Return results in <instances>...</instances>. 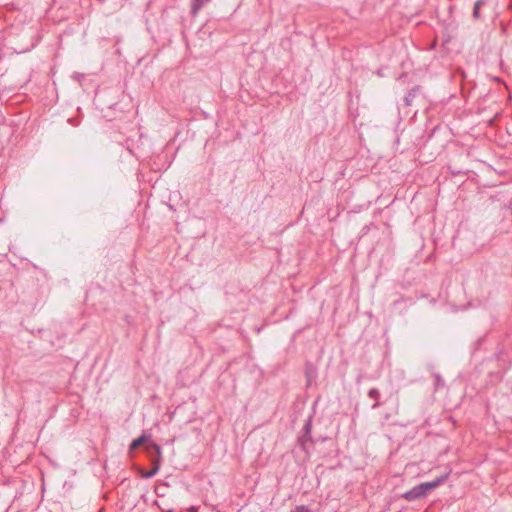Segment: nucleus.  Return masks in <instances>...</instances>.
<instances>
[{"mask_svg": "<svg viewBox=\"0 0 512 512\" xmlns=\"http://www.w3.org/2000/svg\"><path fill=\"white\" fill-rule=\"evenodd\" d=\"M150 448L153 449L158 456L161 455V447L158 444L152 443L151 445L147 446L148 450H150ZM152 462H153V467L150 468V470L147 472H142L141 473L142 478L149 479V478L154 477L158 473L160 466H161L160 457L153 459Z\"/></svg>", "mask_w": 512, "mask_h": 512, "instance_id": "obj_1", "label": "nucleus"}, {"mask_svg": "<svg viewBox=\"0 0 512 512\" xmlns=\"http://www.w3.org/2000/svg\"><path fill=\"white\" fill-rule=\"evenodd\" d=\"M428 494L426 493L422 483L414 486L409 491H406L402 497L407 501H415L421 498L426 497Z\"/></svg>", "mask_w": 512, "mask_h": 512, "instance_id": "obj_2", "label": "nucleus"}, {"mask_svg": "<svg viewBox=\"0 0 512 512\" xmlns=\"http://www.w3.org/2000/svg\"><path fill=\"white\" fill-rule=\"evenodd\" d=\"M449 477V473L442 474L433 481L422 483L426 493L428 494L431 490L443 484Z\"/></svg>", "mask_w": 512, "mask_h": 512, "instance_id": "obj_3", "label": "nucleus"}, {"mask_svg": "<svg viewBox=\"0 0 512 512\" xmlns=\"http://www.w3.org/2000/svg\"><path fill=\"white\" fill-rule=\"evenodd\" d=\"M368 396H369V398L375 400V402L372 405V409H377L380 406V402H379L380 391L377 388H371L368 391Z\"/></svg>", "mask_w": 512, "mask_h": 512, "instance_id": "obj_4", "label": "nucleus"}, {"mask_svg": "<svg viewBox=\"0 0 512 512\" xmlns=\"http://www.w3.org/2000/svg\"><path fill=\"white\" fill-rule=\"evenodd\" d=\"M210 0H193L192 1V9H191V13L193 15H196L199 10L204 6L206 5Z\"/></svg>", "mask_w": 512, "mask_h": 512, "instance_id": "obj_5", "label": "nucleus"}, {"mask_svg": "<svg viewBox=\"0 0 512 512\" xmlns=\"http://www.w3.org/2000/svg\"><path fill=\"white\" fill-rule=\"evenodd\" d=\"M484 4H485L484 0H477L475 2L474 8H473V18L474 19H479L480 18V8Z\"/></svg>", "mask_w": 512, "mask_h": 512, "instance_id": "obj_6", "label": "nucleus"}, {"mask_svg": "<svg viewBox=\"0 0 512 512\" xmlns=\"http://www.w3.org/2000/svg\"><path fill=\"white\" fill-rule=\"evenodd\" d=\"M146 439H147V436L145 434L140 436V437H138L137 439L132 441V443L130 444L129 449L130 450L136 449L137 447L142 445L146 441Z\"/></svg>", "mask_w": 512, "mask_h": 512, "instance_id": "obj_7", "label": "nucleus"}, {"mask_svg": "<svg viewBox=\"0 0 512 512\" xmlns=\"http://www.w3.org/2000/svg\"><path fill=\"white\" fill-rule=\"evenodd\" d=\"M291 512H310V509L305 505L297 506L293 511Z\"/></svg>", "mask_w": 512, "mask_h": 512, "instance_id": "obj_8", "label": "nucleus"}, {"mask_svg": "<svg viewBox=\"0 0 512 512\" xmlns=\"http://www.w3.org/2000/svg\"><path fill=\"white\" fill-rule=\"evenodd\" d=\"M189 512H197V508L195 506H191L189 509H188Z\"/></svg>", "mask_w": 512, "mask_h": 512, "instance_id": "obj_9", "label": "nucleus"}, {"mask_svg": "<svg viewBox=\"0 0 512 512\" xmlns=\"http://www.w3.org/2000/svg\"><path fill=\"white\" fill-rule=\"evenodd\" d=\"M309 428H310V424L308 423V424L306 425V429H307V430H309Z\"/></svg>", "mask_w": 512, "mask_h": 512, "instance_id": "obj_10", "label": "nucleus"}, {"mask_svg": "<svg viewBox=\"0 0 512 512\" xmlns=\"http://www.w3.org/2000/svg\"><path fill=\"white\" fill-rule=\"evenodd\" d=\"M167 512H174L172 509L168 510Z\"/></svg>", "mask_w": 512, "mask_h": 512, "instance_id": "obj_11", "label": "nucleus"}]
</instances>
